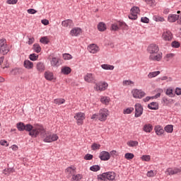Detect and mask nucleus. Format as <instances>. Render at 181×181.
I'll return each instance as SVG.
<instances>
[{
  "label": "nucleus",
  "mask_w": 181,
  "mask_h": 181,
  "mask_svg": "<svg viewBox=\"0 0 181 181\" xmlns=\"http://www.w3.org/2000/svg\"><path fill=\"white\" fill-rule=\"evenodd\" d=\"M153 54H151L149 56L150 60H153V61H156V62H160V60H162V55H160V54H156V55H153Z\"/></svg>",
  "instance_id": "obj_20"
},
{
  "label": "nucleus",
  "mask_w": 181,
  "mask_h": 181,
  "mask_svg": "<svg viewBox=\"0 0 181 181\" xmlns=\"http://www.w3.org/2000/svg\"><path fill=\"white\" fill-rule=\"evenodd\" d=\"M66 103V100L64 98H57L54 100V103L57 104V105H62V104H64Z\"/></svg>",
  "instance_id": "obj_31"
},
{
  "label": "nucleus",
  "mask_w": 181,
  "mask_h": 181,
  "mask_svg": "<svg viewBox=\"0 0 181 181\" xmlns=\"http://www.w3.org/2000/svg\"><path fill=\"white\" fill-rule=\"evenodd\" d=\"M61 73L65 76H69L71 73V68L70 66H63L61 69Z\"/></svg>",
  "instance_id": "obj_18"
},
{
  "label": "nucleus",
  "mask_w": 181,
  "mask_h": 181,
  "mask_svg": "<svg viewBox=\"0 0 181 181\" xmlns=\"http://www.w3.org/2000/svg\"><path fill=\"white\" fill-rule=\"evenodd\" d=\"M93 154H90V153H87V154L84 156L85 160H91V159H93Z\"/></svg>",
  "instance_id": "obj_50"
},
{
  "label": "nucleus",
  "mask_w": 181,
  "mask_h": 181,
  "mask_svg": "<svg viewBox=\"0 0 181 181\" xmlns=\"http://www.w3.org/2000/svg\"><path fill=\"white\" fill-rule=\"evenodd\" d=\"M164 130L165 132H168V134H172V132H173V125L168 124L165 127Z\"/></svg>",
  "instance_id": "obj_30"
},
{
  "label": "nucleus",
  "mask_w": 181,
  "mask_h": 181,
  "mask_svg": "<svg viewBox=\"0 0 181 181\" xmlns=\"http://www.w3.org/2000/svg\"><path fill=\"white\" fill-rule=\"evenodd\" d=\"M131 13H133L134 15H138L139 12H141V10L139 9V7L138 6H133L130 10Z\"/></svg>",
  "instance_id": "obj_32"
},
{
  "label": "nucleus",
  "mask_w": 181,
  "mask_h": 181,
  "mask_svg": "<svg viewBox=\"0 0 181 181\" xmlns=\"http://www.w3.org/2000/svg\"><path fill=\"white\" fill-rule=\"evenodd\" d=\"M135 108V118H139L142 114H144V107H142V105L141 103H136L134 105Z\"/></svg>",
  "instance_id": "obj_5"
},
{
  "label": "nucleus",
  "mask_w": 181,
  "mask_h": 181,
  "mask_svg": "<svg viewBox=\"0 0 181 181\" xmlns=\"http://www.w3.org/2000/svg\"><path fill=\"white\" fill-rule=\"evenodd\" d=\"M171 46L175 49H179V47H180V42L175 40L171 43Z\"/></svg>",
  "instance_id": "obj_45"
},
{
  "label": "nucleus",
  "mask_w": 181,
  "mask_h": 181,
  "mask_svg": "<svg viewBox=\"0 0 181 181\" xmlns=\"http://www.w3.org/2000/svg\"><path fill=\"white\" fill-rule=\"evenodd\" d=\"M83 179V175L81 174H77V175H74L71 177V181H80Z\"/></svg>",
  "instance_id": "obj_29"
},
{
  "label": "nucleus",
  "mask_w": 181,
  "mask_h": 181,
  "mask_svg": "<svg viewBox=\"0 0 181 181\" xmlns=\"http://www.w3.org/2000/svg\"><path fill=\"white\" fill-rule=\"evenodd\" d=\"M162 100L164 104H165V105H169V99H168L166 97L163 98Z\"/></svg>",
  "instance_id": "obj_62"
},
{
  "label": "nucleus",
  "mask_w": 181,
  "mask_h": 181,
  "mask_svg": "<svg viewBox=\"0 0 181 181\" xmlns=\"http://www.w3.org/2000/svg\"><path fill=\"white\" fill-rule=\"evenodd\" d=\"M80 33H81V28H74L70 31V35L72 36H78Z\"/></svg>",
  "instance_id": "obj_19"
},
{
  "label": "nucleus",
  "mask_w": 181,
  "mask_h": 181,
  "mask_svg": "<svg viewBox=\"0 0 181 181\" xmlns=\"http://www.w3.org/2000/svg\"><path fill=\"white\" fill-rule=\"evenodd\" d=\"M96 87L99 91H104L107 87H108V83L104 82L102 83H99L98 85H96Z\"/></svg>",
  "instance_id": "obj_22"
},
{
  "label": "nucleus",
  "mask_w": 181,
  "mask_h": 181,
  "mask_svg": "<svg viewBox=\"0 0 181 181\" xmlns=\"http://www.w3.org/2000/svg\"><path fill=\"white\" fill-rule=\"evenodd\" d=\"M16 127L17 129L20 132L27 131V132H29V135L32 138H37L38 135H40L41 138H45L43 139L44 142H54L59 139L57 134L46 132L45 127L40 124H36L33 127L30 124H25V123L20 122L17 123Z\"/></svg>",
  "instance_id": "obj_1"
},
{
  "label": "nucleus",
  "mask_w": 181,
  "mask_h": 181,
  "mask_svg": "<svg viewBox=\"0 0 181 181\" xmlns=\"http://www.w3.org/2000/svg\"><path fill=\"white\" fill-rule=\"evenodd\" d=\"M147 107L149 110H159V103L158 102H151Z\"/></svg>",
  "instance_id": "obj_17"
},
{
  "label": "nucleus",
  "mask_w": 181,
  "mask_h": 181,
  "mask_svg": "<svg viewBox=\"0 0 181 181\" xmlns=\"http://www.w3.org/2000/svg\"><path fill=\"white\" fill-rule=\"evenodd\" d=\"M134 155L132 153H126L124 155L125 159H127V160H131L132 159H134Z\"/></svg>",
  "instance_id": "obj_37"
},
{
  "label": "nucleus",
  "mask_w": 181,
  "mask_h": 181,
  "mask_svg": "<svg viewBox=\"0 0 181 181\" xmlns=\"http://www.w3.org/2000/svg\"><path fill=\"white\" fill-rule=\"evenodd\" d=\"M145 2L147 5H150V6H153L155 4V0H145Z\"/></svg>",
  "instance_id": "obj_56"
},
{
  "label": "nucleus",
  "mask_w": 181,
  "mask_h": 181,
  "mask_svg": "<svg viewBox=\"0 0 181 181\" xmlns=\"http://www.w3.org/2000/svg\"><path fill=\"white\" fill-rule=\"evenodd\" d=\"M128 146L134 148L135 146H138V141H130L127 142Z\"/></svg>",
  "instance_id": "obj_41"
},
{
  "label": "nucleus",
  "mask_w": 181,
  "mask_h": 181,
  "mask_svg": "<svg viewBox=\"0 0 181 181\" xmlns=\"http://www.w3.org/2000/svg\"><path fill=\"white\" fill-rule=\"evenodd\" d=\"M165 94L166 95H168L169 97H171V98L175 97V93H173V88H168L166 90Z\"/></svg>",
  "instance_id": "obj_35"
},
{
  "label": "nucleus",
  "mask_w": 181,
  "mask_h": 181,
  "mask_svg": "<svg viewBox=\"0 0 181 181\" xmlns=\"http://www.w3.org/2000/svg\"><path fill=\"white\" fill-rule=\"evenodd\" d=\"M11 74L13 76H16L17 74H19V69L18 68H15L11 71Z\"/></svg>",
  "instance_id": "obj_51"
},
{
  "label": "nucleus",
  "mask_w": 181,
  "mask_h": 181,
  "mask_svg": "<svg viewBox=\"0 0 181 181\" xmlns=\"http://www.w3.org/2000/svg\"><path fill=\"white\" fill-rule=\"evenodd\" d=\"M41 23H42V25H45V26H47V25L49 24V20L43 19L41 21Z\"/></svg>",
  "instance_id": "obj_64"
},
{
  "label": "nucleus",
  "mask_w": 181,
  "mask_h": 181,
  "mask_svg": "<svg viewBox=\"0 0 181 181\" xmlns=\"http://www.w3.org/2000/svg\"><path fill=\"white\" fill-rule=\"evenodd\" d=\"M18 3V0H7L6 4L8 5H15V4Z\"/></svg>",
  "instance_id": "obj_58"
},
{
  "label": "nucleus",
  "mask_w": 181,
  "mask_h": 181,
  "mask_svg": "<svg viewBox=\"0 0 181 181\" xmlns=\"http://www.w3.org/2000/svg\"><path fill=\"white\" fill-rule=\"evenodd\" d=\"M74 118L76 119L78 125H83V122L86 119V114L78 112L74 116Z\"/></svg>",
  "instance_id": "obj_8"
},
{
  "label": "nucleus",
  "mask_w": 181,
  "mask_h": 181,
  "mask_svg": "<svg viewBox=\"0 0 181 181\" xmlns=\"http://www.w3.org/2000/svg\"><path fill=\"white\" fill-rule=\"evenodd\" d=\"M62 25L64 28H69V26H71L73 25V21L70 19L65 20L62 22Z\"/></svg>",
  "instance_id": "obj_25"
},
{
  "label": "nucleus",
  "mask_w": 181,
  "mask_h": 181,
  "mask_svg": "<svg viewBox=\"0 0 181 181\" xmlns=\"http://www.w3.org/2000/svg\"><path fill=\"white\" fill-rule=\"evenodd\" d=\"M40 43H43V45H48L49 41L47 40V37H42L40 40Z\"/></svg>",
  "instance_id": "obj_46"
},
{
  "label": "nucleus",
  "mask_w": 181,
  "mask_h": 181,
  "mask_svg": "<svg viewBox=\"0 0 181 181\" xmlns=\"http://www.w3.org/2000/svg\"><path fill=\"white\" fill-rule=\"evenodd\" d=\"M99 158L100 160H110V158H111V154H110L108 151H103L102 152H100Z\"/></svg>",
  "instance_id": "obj_12"
},
{
  "label": "nucleus",
  "mask_w": 181,
  "mask_h": 181,
  "mask_svg": "<svg viewBox=\"0 0 181 181\" xmlns=\"http://www.w3.org/2000/svg\"><path fill=\"white\" fill-rule=\"evenodd\" d=\"M163 91V90L160 89V92L159 93L156 94L154 96H151L152 100H153V98H159V97H160V93H162Z\"/></svg>",
  "instance_id": "obj_60"
},
{
  "label": "nucleus",
  "mask_w": 181,
  "mask_h": 181,
  "mask_svg": "<svg viewBox=\"0 0 181 181\" xmlns=\"http://www.w3.org/2000/svg\"><path fill=\"white\" fill-rule=\"evenodd\" d=\"M64 60H71L73 59V56L70 54H63Z\"/></svg>",
  "instance_id": "obj_48"
},
{
  "label": "nucleus",
  "mask_w": 181,
  "mask_h": 181,
  "mask_svg": "<svg viewBox=\"0 0 181 181\" xmlns=\"http://www.w3.org/2000/svg\"><path fill=\"white\" fill-rule=\"evenodd\" d=\"M128 25L124 22L118 21L117 23L112 24L110 30L117 31L119 29H127Z\"/></svg>",
  "instance_id": "obj_4"
},
{
  "label": "nucleus",
  "mask_w": 181,
  "mask_h": 181,
  "mask_svg": "<svg viewBox=\"0 0 181 181\" xmlns=\"http://www.w3.org/2000/svg\"><path fill=\"white\" fill-rule=\"evenodd\" d=\"M101 67L103 69V70H112L114 69V66L105 64H102Z\"/></svg>",
  "instance_id": "obj_36"
},
{
  "label": "nucleus",
  "mask_w": 181,
  "mask_h": 181,
  "mask_svg": "<svg viewBox=\"0 0 181 181\" xmlns=\"http://www.w3.org/2000/svg\"><path fill=\"white\" fill-rule=\"evenodd\" d=\"M15 172V168H5L3 170V173L4 175H9V173H13Z\"/></svg>",
  "instance_id": "obj_33"
},
{
  "label": "nucleus",
  "mask_w": 181,
  "mask_h": 181,
  "mask_svg": "<svg viewBox=\"0 0 181 181\" xmlns=\"http://www.w3.org/2000/svg\"><path fill=\"white\" fill-rule=\"evenodd\" d=\"M141 22L143 23H149V18L147 17H141Z\"/></svg>",
  "instance_id": "obj_57"
},
{
  "label": "nucleus",
  "mask_w": 181,
  "mask_h": 181,
  "mask_svg": "<svg viewBox=\"0 0 181 181\" xmlns=\"http://www.w3.org/2000/svg\"><path fill=\"white\" fill-rule=\"evenodd\" d=\"M147 52H148L150 54H156L158 52H159V47L156 44H151L147 48Z\"/></svg>",
  "instance_id": "obj_9"
},
{
  "label": "nucleus",
  "mask_w": 181,
  "mask_h": 181,
  "mask_svg": "<svg viewBox=\"0 0 181 181\" xmlns=\"http://www.w3.org/2000/svg\"><path fill=\"white\" fill-rule=\"evenodd\" d=\"M154 131H155L156 135H158V136L163 135V134L165 132L163 127H162L160 125L156 126L154 128Z\"/></svg>",
  "instance_id": "obj_16"
},
{
  "label": "nucleus",
  "mask_w": 181,
  "mask_h": 181,
  "mask_svg": "<svg viewBox=\"0 0 181 181\" xmlns=\"http://www.w3.org/2000/svg\"><path fill=\"white\" fill-rule=\"evenodd\" d=\"M84 80L85 81H86V83H94V81H95V79L94 78L93 74H87L84 76Z\"/></svg>",
  "instance_id": "obj_15"
},
{
  "label": "nucleus",
  "mask_w": 181,
  "mask_h": 181,
  "mask_svg": "<svg viewBox=\"0 0 181 181\" xmlns=\"http://www.w3.org/2000/svg\"><path fill=\"white\" fill-rule=\"evenodd\" d=\"M128 17L129 19H131L132 21H136V19H138V15L134 14L132 13H131Z\"/></svg>",
  "instance_id": "obj_47"
},
{
  "label": "nucleus",
  "mask_w": 181,
  "mask_h": 181,
  "mask_svg": "<svg viewBox=\"0 0 181 181\" xmlns=\"http://www.w3.org/2000/svg\"><path fill=\"white\" fill-rule=\"evenodd\" d=\"M37 70L40 71V73L45 71V64L42 62H38L37 64Z\"/></svg>",
  "instance_id": "obj_27"
},
{
  "label": "nucleus",
  "mask_w": 181,
  "mask_h": 181,
  "mask_svg": "<svg viewBox=\"0 0 181 181\" xmlns=\"http://www.w3.org/2000/svg\"><path fill=\"white\" fill-rule=\"evenodd\" d=\"M0 145H1L2 146H9V144H8V141L6 140H1Z\"/></svg>",
  "instance_id": "obj_55"
},
{
  "label": "nucleus",
  "mask_w": 181,
  "mask_h": 181,
  "mask_svg": "<svg viewBox=\"0 0 181 181\" xmlns=\"http://www.w3.org/2000/svg\"><path fill=\"white\" fill-rule=\"evenodd\" d=\"M45 77L46 80H48L49 81H52V80H53L54 78L53 72H50V71H45Z\"/></svg>",
  "instance_id": "obj_21"
},
{
  "label": "nucleus",
  "mask_w": 181,
  "mask_h": 181,
  "mask_svg": "<svg viewBox=\"0 0 181 181\" xmlns=\"http://www.w3.org/2000/svg\"><path fill=\"white\" fill-rule=\"evenodd\" d=\"M0 53L4 56L9 53V47H8V44H6V40H0Z\"/></svg>",
  "instance_id": "obj_3"
},
{
  "label": "nucleus",
  "mask_w": 181,
  "mask_h": 181,
  "mask_svg": "<svg viewBox=\"0 0 181 181\" xmlns=\"http://www.w3.org/2000/svg\"><path fill=\"white\" fill-rule=\"evenodd\" d=\"M100 101L102 102V104L107 105L110 103V98L107 96H103L100 98Z\"/></svg>",
  "instance_id": "obj_40"
},
{
  "label": "nucleus",
  "mask_w": 181,
  "mask_h": 181,
  "mask_svg": "<svg viewBox=\"0 0 181 181\" xmlns=\"http://www.w3.org/2000/svg\"><path fill=\"white\" fill-rule=\"evenodd\" d=\"M175 94L177 95H181V88H175Z\"/></svg>",
  "instance_id": "obj_61"
},
{
  "label": "nucleus",
  "mask_w": 181,
  "mask_h": 181,
  "mask_svg": "<svg viewBox=\"0 0 181 181\" xmlns=\"http://www.w3.org/2000/svg\"><path fill=\"white\" fill-rule=\"evenodd\" d=\"M101 168L98 165H94L90 167V170L92 172H98Z\"/></svg>",
  "instance_id": "obj_38"
},
{
  "label": "nucleus",
  "mask_w": 181,
  "mask_h": 181,
  "mask_svg": "<svg viewBox=\"0 0 181 181\" xmlns=\"http://www.w3.org/2000/svg\"><path fill=\"white\" fill-rule=\"evenodd\" d=\"M88 50L90 53H93V54L99 52L100 47L97 46L95 44H91L88 47Z\"/></svg>",
  "instance_id": "obj_14"
},
{
  "label": "nucleus",
  "mask_w": 181,
  "mask_h": 181,
  "mask_svg": "<svg viewBox=\"0 0 181 181\" xmlns=\"http://www.w3.org/2000/svg\"><path fill=\"white\" fill-rule=\"evenodd\" d=\"M98 29L100 32H104L105 30H107V25L105 23L100 22L98 25Z\"/></svg>",
  "instance_id": "obj_26"
},
{
  "label": "nucleus",
  "mask_w": 181,
  "mask_h": 181,
  "mask_svg": "<svg viewBox=\"0 0 181 181\" xmlns=\"http://www.w3.org/2000/svg\"><path fill=\"white\" fill-rule=\"evenodd\" d=\"M132 84H134V81H128V80L123 81V86H131Z\"/></svg>",
  "instance_id": "obj_54"
},
{
  "label": "nucleus",
  "mask_w": 181,
  "mask_h": 181,
  "mask_svg": "<svg viewBox=\"0 0 181 181\" xmlns=\"http://www.w3.org/2000/svg\"><path fill=\"white\" fill-rule=\"evenodd\" d=\"M52 66H59V59L57 57H53L51 61Z\"/></svg>",
  "instance_id": "obj_44"
},
{
  "label": "nucleus",
  "mask_w": 181,
  "mask_h": 181,
  "mask_svg": "<svg viewBox=\"0 0 181 181\" xmlns=\"http://www.w3.org/2000/svg\"><path fill=\"white\" fill-rule=\"evenodd\" d=\"M29 59L32 62H35V60H37V59H39V55H36V54H30L29 55Z\"/></svg>",
  "instance_id": "obj_42"
},
{
  "label": "nucleus",
  "mask_w": 181,
  "mask_h": 181,
  "mask_svg": "<svg viewBox=\"0 0 181 181\" xmlns=\"http://www.w3.org/2000/svg\"><path fill=\"white\" fill-rule=\"evenodd\" d=\"M100 148H101V145L98 144L97 143H93L91 145V149L92 151H97V149H100Z\"/></svg>",
  "instance_id": "obj_43"
},
{
  "label": "nucleus",
  "mask_w": 181,
  "mask_h": 181,
  "mask_svg": "<svg viewBox=\"0 0 181 181\" xmlns=\"http://www.w3.org/2000/svg\"><path fill=\"white\" fill-rule=\"evenodd\" d=\"M134 111V107H129L126 110H124V114H131Z\"/></svg>",
  "instance_id": "obj_52"
},
{
  "label": "nucleus",
  "mask_w": 181,
  "mask_h": 181,
  "mask_svg": "<svg viewBox=\"0 0 181 181\" xmlns=\"http://www.w3.org/2000/svg\"><path fill=\"white\" fill-rule=\"evenodd\" d=\"M66 173H67V176L66 177L68 179H70V177H71V176L74 175L76 173V168L74 167H68L66 170H65Z\"/></svg>",
  "instance_id": "obj_13"
},
{
  "label": "nucleus",
  "mask_w": 181,
  "mask_h": 181,
  "mask_svg": "<svg viewBox=\"0 0 181 181\" xmlns=\"http://www.w3.org/2000/svg\"><path fill=\"white\" fill-rule=\"evenodd\" d=\"M162 38L165 42H171L172 39H173V34L170 30H166L163 33Z\"/></svg>",
  "instance_id": "obj_10"
},
{
  "label": "nucleus",
  "mask_w": 181,
  "mask_h": 181,
  "mask_svg": "<svg viewBox=\"0 0 181 181\" xmlns=\"http://www.w3.org/2000/svg\"><path fill=\"white\" fill-rule=\"evenodd\" d=\"M141 159L142 160H145V162H149L151 160V156L144 155L141 156Z\"/></svg>",
  "instance_id": "obj_53"
},
{
  "label": "nucleus",
  "mask_w": 181,
  "mask_h": 181,
  "mask_svg": "<svg viewBox=\"0 0 181 181\" xmlns=\"http://www.w3.org/2000/svg\"><path fill=\"white\" fill-rule=\"evenodd\" d=\"M33 49L34 52H35V53H40V52H42V47L37 43L33 45Z\"/></svg>",
  "instance_id": "obj_28"
},
{
  "label": "nucleus",
  "mask_w": 181,
  "mask_h": 181,
  "mask_svg": "<svg viewBox=\"0 0 181 181\" xmlns=\"http://www.w3.org/2000/svg\"><path fill=\"white\" fill-rule=\"evenodd\" d=\"M23 64L24 67H25V69H28V70L33 69V62H30V60H25Z\"/></svg>",
  "instance_id": "obj_23"
},
{
  "label": "nucleus",
  "mask_w": 181,
  "mask_h": 181,
  "mask_svg": "<svg viewBox=\"0 0 181 181\" xmlns=\"http://www.w3.org/2000/svg\"><path fill=\"white\" fill-rule=\"evenodd\" d=\"M159 74H160V71H153L148 74V78H153V77H156V76H159Z\"/></svg>",
  "instance_id": "obj_34"
},
{
  "label": "nucleus",
  "mask_w": 181,
  "mask_h": 181,
  "mask_svg": "<svg viewBox=\"0 0 181 181\" xmlns=\"http://www.w3.org/2000/svg\"><path fill=\"white\" fill-rule=\"evenodd\" d=\"M152 129H153V126L151 124H144L143 127V131H144V132H152Z\"/></svg>",
  "instance_id": "obj_24"
},
{
  "label": "nucleus",
  "mask_w": 181,
  "mask_h": 181,
  "mask_svg": "<svg viewBox=\"0 0 181 181\" xmlns=\"http://www.w3.org/2000/svg\"><path fill=\"white\" fill-rule=\"evenodd\" d=\"M35 42V37H30L28 39V45H33V43Z\"/></svg>",
  "instance_id": "obj_63"
},
{
  "label": "nucleus",
  "mask_w": 181,
  "mask_h": 181,
  "mask_svg": "<svg viewBox=\"0 0 181 181\" xmlns=\"http://www.w3.org/2000/svg\"><path fill=\"white\" fill-rule=\"evenodd\" d=\"M98 179H99L100 180H104V181L115 180V173L114 172L103 173V174L98 176Z\"/></svg>",
  "instance_id": "obj_2"
},
{
  "label": "nucleus",
  "mask_w": 181,
  "mask_h": 181,
  "mask_svg": "<svg viewBox=\"0 0 181 181\" xmlns=\"http://www.w3.org/2000/svg\"><path fill=\"white\" fill-rule=\"evenodd\" d=\"M109 114H110V111H108L107 109L105 108L101 109L99 111V121H105Z\"/></svg>",
  "instance_id": "obj_7"
},
{
  "label": "nucleus",
  "mask_w": 181,
  "mask_h": 181,
  "mask_svg": "<svg viewBox=\"0 0 181 181\" xmlns=\"http://www.w3.org/2000/svg\"><path fill=\"white\" fill-rule=\"evenodd\" d=\"M181 173V167L180 168H175L173 169L172 168H169L166 170L165 173L166 175H168L169 176L172 175H177V173Z\"/></svg>",
  "instance_id": "obj_11"
},
{
  "label": "nucleus",
  "mask_w": 181,
  "mask_h": 181,
  "mask_svg": "<svg viewBox=\"0 0 181 181\" xmlns=\"http://www.w3.org/2000/svg\"><path fill=\"white\" fill-rule=\"evenodd\" d=\"M153 19L156 22H165V18L163 17H160L159 16H154L153 17Z\"/></svg>",
  "instance_id": "obj_39"
},
{
  "label": "nucleus",
  "mask_w": 181,
  "mask_h": 181,
  "mask_svg": "<svg viewBox=\"0 0 181 181\" xmlns=\"http://www.w3.org/2000/svg\"><path fill=\"white\" fill-rule=\"evenodd\" d=\"M155 175H156V172L153 170H150V171H148L147 173L148 177H153Z\"/></svg>",
  "instance_id": "obj_49"
},
{
  "label": "nucleus",
  "mask_w": 181,
  "mask_h": 181,
  "mask_svg": "<svg viewBox=\"0 0 181 181\" xmlns=\"http://www.w3.org/2000/svg\"><path fill=\"white\" fill-rule=\"evenodd\" d=\"M132 94L133 95L134 98H144L146 93H145L142 90L139 89H134L132 91Z\"/></svg>",
  "instance_id": "obj_6"
},
{
  "label": "nucleus",
  "mask_w": 181,
  "mask_h": 181,
  "mask_svg": "<svg viewBox=\"0 0 181 181\" xmlns=\"http://www.w3.org/2000/svg\"><path fill=\"white\" fill-rule=\"evenodd\" d=\"M37 11L35 10L34 8H29L28 10V13H30V15H35Z\"/></svg>",
  "instance_id": "obj_59"
}]
</instances>
